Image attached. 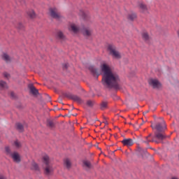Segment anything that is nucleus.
Instances as JSON below:
<instances>
[{"label": "nucleus", "instance_id": "bb28decb", "mask_svg": "<svg viewBox=\"0 0 179 179\" xmlns=\"http://www.w3.org/2000/svg\"><path fill=\"white\" fill-rule=\"evenodd\" d=\"M107 104L106 101H103L101 103V110H106V108H107Z\"/></svg>", "mask_w": 179, "mask_h": 179}, {"label": "nucleus", "instance_id": "4468645a", "mask_svg": "<svg viewBox=\"0 0 179 179\" xmlns=\"http://www.w3.org/2000/svg\"><path fill=\"white\" fill-rule=\"evenodd\" d=\"M68 97L69 99H71V100H73V101H76V103H82V99H80V97L76 96V95H73V94H69Z\"/></svg>", "mask_w": 179, "mask_h": 179}, {"label": "nucleus", "instance_id": "f8f14e48", "mask_svg": "<svg viewBox=\"0 0 179 179\" xmlns=\"http://www.w3.org/2000/svg\"><path fill=\"white\" fill-rule=\"evenodd\" d=\"M89 69L92 72V73H93V75H97V76L101 75V71H100V70L96 69L93 66H90Z\"/></svg>", "mask_w": 179, "mask_h": 179}, {"label": "nucleus", "instance_id": "e433bc0d", "mask_svg": "<svg viewBox=\"0 0 179 179\" xmlns=\"http://www.w3.org/2000/svg\"><path fill=\"white\" fill-rule=\"evenodd\" d=\"M148 113H149V110H146L145 112H144V114H148Z\"/></svg>", "mask_w": 179, "mask_h": 179}, {"label": "nucleus", "instance_id": "b1692460", "mask_svg": "<svg viewBox=\"0 0 179 179\" xmlns=\"http://www.w3.org/2000/svg\"><path fill=\"white\" fill-rule=\"evenodd\" d=\"M47 125L49 127V128H54V127H55V123H54V122L52 120H48Z\"/></svg>", "mask_w": 179, "mask_h": 179}, {"label": "nucleus", "instance_id": "f3484780", "mask_svg": "<svg viewBox=\"0 0 179 179\" xmlns=\"http://www.w3.org/2000/svg\"><path fill=\"white\" fill-rule=\"evenodd\" d=\"M64 164L68 169H71L72 166V162H71V159H65L64 160Z\"/></svg>", "mask_w": 179, "mask_h": 179}, {"label": "nucleus", "instance_id": "4be33fe9", "mask_svg": "<svg viewBox=\"0 0 179 179\" xmlns=\"http://www.w3.org/2000/svg\"><path fill=\"white\" fill-rule=\"evenodd\" d=\"M128 19L129 20H134V19H136V14L135 13L129 14Z\"/></svg>", "mask_w": 179, "mask_h": 179}, {"label": "nucleus", "instance_id": "c9c22d12", "mask_svg": "<svg viewBox=\"0 0 179 179\" xmlns=\"http://www.w3.org/2000/svg\"><path fill=\"white\" fill-rule=\"evenodd\" d=\"M0 179H6L3 176H0Z\"/></svg>", "mask_w": 179, "mask_h": 179}, {"label": "nucleus", "instance_id": "7ed1b4c3", "mask_svg": "<svg viewBox=\"0 0 179 179\" xmlns=\"http://www.w3.org/2000/svg\"><path fill=\"white\" fill-rule=\"evenodd\" d=\"M108 51L109 52L110 55L113 57V58H115L116 59H120V58H121V54H120V52L117 50V48H115V45H108Z\"/></svg>", "mask_w": 179, "mask_h": 179}, {"label": "nucleus", "instance_id": "c756f323", "mask_svg": "<svg viewBox=\"0 0 179 179\" xmlns=\"http://www.w3.org/2000/svg\"><path fill=\"white\" fill-rule=\"evenodd\" d=\"M32 169L34 170H38V165L36 162H32Z\"/></svg>", "mask_w": 179, "mask_h": 179}, {"label": "nucleus", "instance_id": "1a4fd4ad", "mask_svg": "<svg viewBox=\"0 0 179 179\" xmlns=\"http://www.w3.org/2000/svg\"><path fill=\"white\" fill-rule=\"evenodd\" d=\"M152 136V134H149L148 136H145L143 138V143H149L150 142H155V143H159L160 142H159L158 141H155L154 137L150 139Z\"/></svg>", "mask_w": 179, "mask_h": 179}, {"label": "nucleus", "instance_id": "2f4dec72", "mask_svg": "<svg viewBox=\"0 0 179 179\" xmlns=\"http://www.w3.org/2000/svg\"><path fill=\"white\" fill-rule=\"evenodd\" d=\"M3 76L4 78H6V79H9V78H10V75H9L8 73H4Z\"/></svg>", "mask_w": 179, "mask_h": 179}, {"label": "nucleus", "instance_id": "ddd939ff", "mask_svg": "<svg viewBox=\"0 0 179 179\" xmlns=\"http://www.w3.org/2000/svg\"><path fill=\"white\" fill-rule=\"evenodd\" d=\"M31 93L34 94V96H37L38 94V90L34 87V85L33 84H29L28 86Z\"/></svg>", "mask_w": 179, "mask_h": 179}, {"label": "nucleus", "instance_id": "423d86ee", "mask_svg": "<svg viewBox=\"0 0 179 179\" xmlns=\"http://www.w3.org/2000/svg\"><path fill=\"white\" fill-rule=\"evenodd\" d=\"M50 16L54 19H61V14L58 13V10L56 8H50Z\"/></svg>", "mask_w": 179, "mask_h": 179}, {"label": "nucleus", "instance_id": "72a5a7b5", "mask_svg": "<svg viewBox=\"0 0 179 179\" xmlns=\"http://www.w3.org/2000/svg\"><path fill=\"white\" fill-rule=\"evenodd\" d=\"M81 16H83V17H86V13H85V12L82 11Z\"/></svg>", "mask_w": 179, "mask_h": 179}, {"label": "nucleus", "instance_id": "39448f33", "mask_svg": "<svg viewBox=\"0 0 179 179\" xmlns=\"http://www.w3.org/2000/svg\"><path fill=\"white\" fill-rule=\"evenodd\" d=\"M152 128H155L158 132H163L166 129V123L162 120V123H157L155 127L152 125Z\"/></svg>", "mask_w": 179, "mask_h": 179}, {"label": "nucleus", "instance_id": "c85d7f7f", "mask_svg": "<svg viewBox=\"0 0 179 179\" xmlns=\"http://www.w3.org/2000/svg\"><path fill=\"white\" fill-rule=\"evenodd\" d=\"M87 106H88V107H93V106H94V101H92V100L87 101Z\"/></svg>", "mask_w": 179, "mask_h": 179}, {"label": "nucleus", "instance_id": "9b49d317", "mask_svg": "<svg viewBox=\"0 0 179 179\" xmlns=\"http://www.w3.org/2000/svg\"><path fill=\"white\" fill-rule=\"evenodd\" d=\"M166 135H164L163 133H160V132H158V133H155V135L154 136V141L155 139H159V141H164V139H166Z\"/></svg>", "mask_w": 179, "mask_h": 179}, {"label": "nucleus", "instance_id": "9d476101", "mask_svg": "<svg viewBox=\"0 0 179 179\" xmlns=\"http://www.w3.org/2000/svg\"><path fill=\"white\" fill-rule=\"evenodd\" d=\"M122 143L124 146L129 148V146H132V145H134V140H132V138H124L122 141Z\"/></svg>", "mask_w": 179, "mask_h": 179}, {"label": "nucleus", "instance_id": "393cba45", "mask_svg": "<svg viewBox=\"0 0 179 179\" xmlns=\"http://www.w3.org/2000/svg\"><path fill=\"white\" fill-rule=\"evenodd\" d=\"M16 127H17V129L20 131V132H23V125L20 123H17L16 124Z\"/></svg>", "mask_w": 179, "mask_h": 179}, {"label": "nucleus", "instance_id": "0eeeda50", "mask_svg": "<svg viewBox=\"0 0 179 179\" xmlns=\"http://www.w3.org/2000/svg\"><path fill=\"white\" fill-rule=\"evenodd\" d=\"M149 84L150 86H152L154 89H160V87H162V84L157 79L150 80Z\"/></svg>", "mask_w": 179, "mask_h": 179}, {"label": "nucleus", "instance_id": "6e6552de", "mask_svg": "<svg viewBox=\"0 0 179 179\" xmlns=\"http://www.w3.org/2000/svg\"><path fill=\"white\" fill-rule=\"evenodd\" d=\"M81 33L85 37H90V36H92V33H93V31L90 27H85L81 29Z\"/></svg>", "mask_w": 179, "mask_h": 179}, {"label": "nucleus", "instance_id": "473e14b6", "mask_svg": "<svg viewBox=\"0 0 179 179\" xmlns=\"http://www.w3.org/2000/svg\"><path fill=\"white\" fill-rule=\"evenodd\" d=\"M17 27H18V29H23V24L22 23H19Z\"/></svg>", "mask_w": 179, "mask_h": 179}, {"label": "nucleus", "instance_id": "f257e3e1", "mask_svg": "<svg viewBox=\"0 0 179 179\" xmlns=\"http://www.w3.org/2000/svg\"><path fill=\"white\" fill-rule=\"evenodd\" d=\"M101 71L103 72L102 84L106 87L111 89L120 88V76L116 73L111 71V68L107 64H103L101 65Z\"/></svg>", "mask_w": 179, "mask_h": 179}, {"label": "nucleus", "instance_id": "5701e85b", "mask_svg": "<svg viewBox=\"0 0 179 179\" xmlns=\"http://www.w3.org/2000/svg\"><path fill=\"white\" fill-rule=\"evenodd\" d=\"M0 87H1V89H8V84H6V83L3 80H1Z\"/></svg>", "mask_w": 179, "mask_h": 179}, {"label": "nucleus", "instance_id": "2eb2a0df", "mask_svg": "<svg viewBox=\"0 0 179 179\" xmlns=\"http://www.w3.org/2000/svg\"><path fill=\"white\" fill-rule=\"evenodd\" d=\"M12 159H13L15 163H20V156H19V153L17 152H13L11 155Z\"/></svg>", "mask_w": 179, "mask_h": 179}, {"label": "nucleus", "instance_id": "cd10ccee", "mask_svg": "<svg viewBox=\"0 0 179 179\" xmlns=\"http://www.w3.org/2000/svg\"><path fill=\"white\" fill-rule=\"evenodd\" d=\"M5 150H6V155H8L9 156H12V155L13 154L10 152V148L9 147H6Z\"/></svg>", "mask_w": 179, "mask_h": 179}, {"label": "nucleus", "instance_id": "a211bd4d", "mask_svg": "<svg viewBox=\"0 0 179 179\" xmlns=\"http://www.w3.org/2000/svg\"><path fill=\"white\" fill-rule=\"evenodd\" d=\"M27 15L31 19H34V17H36V13H34V10H28Z\"/></svg>", "mask_w": 179, "mask_h": 179}, {"label": "nucleus", "instance_id": "20e7f679", "mask_svg": "<svg viewBox=\"0 0 179 179\" xmlns=\"http://www.w3.org/2000/svg\"><path fill=\"white\" fill-rule=\"evenodd\" d=\"M69 31L73 33L74 34H78V33H80L82 29L76 24H71L69 28Z\"/></svg>", "mask_w": 179, "mask_h": 179}, {"label": "nucleus", "instance_id": "f704fd0d", "mask_svg": "<svg viewBox=\"0 0 179 179\" xmlns=\"http://www.w3.org/2000/svg\"><path fill=\"white\" fill-rule=\"evenodd\" d=\"M10 96H11V97H15V93L11 92V93H10Z\"/></svg>", "mask_w": 179, "mask_h": 179}, {"label": "nucleus", "instance_id": "aec40b11", "mask_svg": "<svg viewBox=\"0 0 179 179\" xmlns=\"http://www.w3.org/2000/svg\"><path fill=\"white\" fill-rule=\"evenodd\" d=\"M139 8H140L141 12H143V13H145L148 10V7L143 3H141L139 4Z\"/></svg>", "mask_w": 179, "mask_h": 179}, {"label": "nucleus", "instance_id": "6ab92c4d", "mask_svg": "<svg viewBox=\"0 0 179 179\" xmlns=\"http://www.w3.org/2000/svg\"><path fill=\"white\" fill-rule=\"evenodd\" d=\"M2 58H3V59L5 62H6L7 63H8V62H10V61H12V59L10 58V57H9V56L8 55V54H6V53H3V54Z\"/></svg>", "mask_w": 179, "mask_h": 179}, {"label": "nucleus", "instance_id": "dca6fc26", "mask_svg": "<svg viewBox=\"0 0 179 179\" xmlns=\"http://www.w3.org/2000/svg\"><path fill=\"white\" fill-rule=\"evenodd\" d=\"M57 37L59 40H61V41H65V36L64 35V33L62 31H59L57 33Z\"/></svg>", "mask_w": 179, "mask_h": 179}, {"label": "nucleus", "instance_id": "4c0bfd02", "mask_svg": "<svg viewBox=\"0 0 179 179\" xmlns=\"http://www.w3.org/2000/svg\"><path fill=\"white\" fill-rule=\"evenodd\" d=\"M171 179H178V178L176 177H173Z\"/></svg>", "mask_w": 179, "mask_h": 179}, {"label": "nucleus", "instance_id": "f03ea898", "mask_svg": "<svg viewBox=\"0 0 179 179\" xmlns=\"http://www.w3.org/2000/svg\"><path fill=\"white\" fill-rule=\"evenodd\" d=\"M43 163L45 164V174L46 176H50L54 171V169H52V165L50 164V157L48 155L43 156Z\"/></svg>", "mask_w": 179, "mask_h": 179}, {"label": "nucleus", "instance_id": "412c9836", "mask_svg": "<svg viewBox=\"0 0 179 179\" xmlns=\"http://www.w3.org/2000/svg\"><path fill=\"white\" fill-rule=\"evenodd\" d=\"M142 38L145 41H149L150 37L149 36V34H147V32H143L142 34Z\"/></svg>", "mask_w": 179, "mask_h": 179}, {"label": "nucleus", "instance_id": "7c9ffc66", "mask_svg": "<svg viewBox=\"0 0 179 179\" xmlns=\"http://www.w3.org/2000/svg\"><path fill=\"white\" fill-rule=\"evenodd\" d=\"M14 145L15 147L17 148H20V146H22V144L20 143V142H19L18 141H15L14 142Z\"/></svg>", "mask_w": 179, "mask_h": 179}, {"label": "nucleus", "instance_id": "a878e982", "mask_svg": "<svg viewBox=\"0 0 179 179\" xmlns=\"http://www.w3.org/2000/svg\"><path fill=\"white\" fill-rule=\"evenodd\" d=\"M83 164L87 169H92V164L89 161H83Z\"/></svg>", "mask_w": 179, "mask_h": 179}]
</instances>
